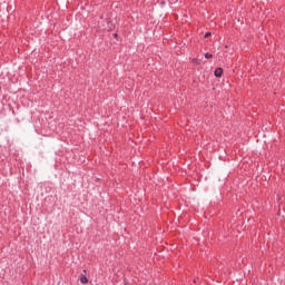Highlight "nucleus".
I'll list each match as a JSON object with an SVG mask.
<instances>
[{
  "instance_id": "1",
  "label": "nucleus",
  "mask_w": 285,
  "mask_h": 285,
  "mask_svg": "<svg viewBox=\"0 0 285 285\" xmlns=\"http://www.w3.org/2000/svg\"><path fill=\"white\" fill-rule=\"evenodd\" d=\"M80 282L81 284H88V277L86 276V271H83V274L80 275Z\"/></svg>"
},
{
  "instance_id": "2",
  "label": "nucleus",
  "mask_w": 285,
  "mask_h": 285,
  "mask_svg": "<svg viewBox=\"0 0 285 285\" xmlns=\"http://www.w3.org/2000/svg\"><path fill=\"white\" fill-rule=\"evenodd\" d=\"M223 73H224V69L222 68H217L214 71L215 77H222Z\"/></svg>"
},
{
  "instance_id": "3",
  "label": "nucleus",
  "mask_w": 285,
  "mask_h": 285,
  "mask_svg": "<svg viewBox=\"0 0 285 285\" xmlns=\"http://www.w3.org/2000/svg\"><path fill=\"white\" fill-rule=\"evenodd\" d=\"M205 59H213V55L212 53H205Z\"/></svg>"
},
{
  "instance_id": "4",
  "label": "nucleus",
  "mask_w": 285,
  "mask_h": 285,
  "mask_svg": "<svg viewBox=\"0 0 285 285\" xmlns=\"http://www.w3.org/2000/svg\"><path fill=\"white\" fill-rule=\"evenodd\" d=\"M210 32H207V33H205V39H208V37H210Z\"/></svg>"
},
{
  "instance_id": "5",
  "label": "nucleus",
  "mask_w": 285,
  "mask_h": 285,
  "mask_svg": "<svg viewBox=\"0 0 285 285\" xmlns=\"http://www.w3.org/2000/svg\"><path fill=\"white\" fill-rule=\"evenodd\" d=\"M114 37H117V33H115Z\"/></svg>"
}]
</instances>
